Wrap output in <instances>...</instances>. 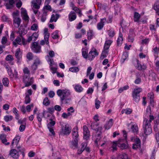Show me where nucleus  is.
<instances>
[{
	"label": "nucleus",
	"instance_id": "9d476101",
	"mask_svg": "<svg viewBox=\"0 0 159 159\" xmlns=\"http://www.w3.org/2000/svg\"><path fill=\"white\" fill-rule=\"evenodd\" d=\"M70 95V93L68 92L66 90H64L62 96L61 97V101L63 103V101L65 99L68 98L67 97Z\"/></svg>",
	"mask_w": 159,
	"mask_h": 159
},
{
	"label": "nucleus",
	"instance_id": "79ce46f5",
	"mask_svg": "<svg viewBox=\"0 0 159 159\" xmlns=\"http://www.w3.org/2000/svg\"><path fill=\"white\" fill-rule=\"evenodd\" d=\"M38 26L37 24H34L31 26V29L33 30H36L38 29Z\"/></svg>",
	"mask_w": 159,
	"mask_h": 159
},
{
	"label": "nucleus",
	"instance_id": "bb28decb",
	"mask_svg": "<svg viewBox=\"0 0 159 159\" xmlns=\"http://www.w3.org/2000/svg\"><path fill=\"white\" fill-rule=\"evenodd\" d=\"M69 71L72 72H76L79 71V69L78 67L73 66L71 67L69 69Z\"/></svg>",
	"mask_w": 159,
	"mask_h": 159
},
{
	"label": "nucleus",
	"instance_id": "9b49d317",
	"mask_svg": "<svg viewBox=\"0 0 159 159\" xmlns=\"http://www.w3.org/2000/svg\"><path fill=\"white\" fill-rule=\"evenodd\" d=\"M72 148H77L78 147V140L76 138H74V140L71 142Z\"/></svg>",
	"mask_w": 159,
	"mask_h": 159
},
{
	"label": "nucleus",
	"instance_id": "72a5a7b5",
	"mask_svg": "<svg viewBox=\"0 0 159 159\" xmlns=\"http://www.w3.org/2000/svg\"><path fill=\"white\" fill-rule=\"evenodd\" d=\"M2 83L4 85L7 86L9 84V80L7 78H4L2 80Z\"/></svg>",
	"mask_w": 159,
	"mask_h": 159
},
{
	"label": "nucleus",
	"instance_id": "864d4df0",
	"mask_svg": "<svg viewBox=\"0 0 159 159\" xmlns=\"http://www.w3.org/2000/svg\"><path fill=\"white\" fill-rule=\"evenodd\" d=\"M40 61L39 59L38 58H37L34 61L33 63L35 64L37 66L40 64Z\"/></svg>",
	"mask_w": 159,
	"mask_h": 159
},
{
	"label": "nucleus",
	"instance_id": "423d86ee",
	"mask_svg": "<svg viewBox=\"0 0 159 159\" xmlns=\"http://www.w3.org/2000/svg\"><path fill=\"white\" fill-rule=\"evenodd\" d=\"M135 143L133 144L132 148L133 149H137L140 148L141 141L138 138H136L134 139Z\"/></svg>",
	"mask_w": 159,
	"mask_h": 159
},
{
	"label": "nucleus",
	"instance_id": "a18cd8bd",
	"mask_svg": "<svg viewBox=\"0 0 159 159\" xmlns=\"http://www.w3.org/2000/svg\"><path fill=\"white\" fill-rule=\"evenodd\" d=\"M82 55L83 57L85 58H87L88 57V53L85 51H83L82 52Z\"/></svg>",
	"mask_w": 159,
	"mask_h": 159
},
{
	"label": "nucleus",
	"instance_id": "e2e57ef3",
	"mask_svg": "<svg viewBox=\"0 0 159 159\" xmlns=\"http://www.w3.org/2000/svg\"><path fill=\"white\" fill-rule=\"evenodd\" d=\"M148 42L149 39H145L142 40V44H147L148 43Z\"/></svg>",
	"mask_w": 159,
	"mask_h": 159
},
{
	"label": "nucleus",
	"instance_id": "0e129e2a",
	"mask_svg": "<svg viewBox=\"0 0 159 159\" xmlns=\"http://www.w3.org/2000/svg\"><path fill=\"white\" fill-rule=\"evenodd\" d=\"M139 61H138L137 66H136V68L139 70H142V65L138 63Z\"/></svg>",
	"mask_w": 159,
	"mask_h": 159
},
{
	"label": "nucleus",
	"instance_id": "20e7f679",
	"mask_svg": "<svg viewBox=\"0 0 159 159\" xmlns=\"http://www.w3.org/2000/svg\"><path fill=\"white\" fill-rule=\"evenodd\" d=\"M150 126V122L147 119L146 120V124L144 127V134L146 135L150 134L152 132V129Z\"/></svg>",
	"mask_w": 159,
	"mask_h": 159
},
{
	"label": "nucleus",
	"instance_id": "473e14b6",
	"mask_svg": "<svg viewBox=\"0 0 159 159\" xmlns=\"http://www.w3.org/2000/svg\"><path fill=\"white\" fill-rule=\"evenodd\" d=\"M88 40H90L93 36V35L92 30H89V32H88Z\"/></svg>",
	"mask_w": 159,
	"mask_h": 159
},
{
	"label": "nucleus",
	"instance_id": "052dcab7",
	"mask_svg": "<svg viewBox=\"0 0 159 159\" xmlns=\"http://www.w3.org/2000/svg\"><path fill=\"white\" fill-rule=\"evenodd\" d=\"M22 5V2L20 0H19V2L16 4V7L18 8H20L21 7Z\"/></svg>",
	"mask_w": 159,
	"mask_h": 159
},
{
	"label": "nucleus",
	"instance_id": "39448f33",
	"mask_svg": "<svg viewBox=\"0 0 159 159\" xmlns=\"http://www.w3.org/2000/svg\"><path fill=\"white\" fill-rule=\"evenodd\" d=\"M31 48L36 53H39L41 52V47L38 44V43L37 42H33L32 43V46Z\"/></svg>",
	"mask_w": 159,
	"mask_h": 159
},
{
	"label": "nucleus",
	"instance_id": "c85d7f7f",
	"mask_svg": "<svg viewBox=\"0 0 159 159\" xmlns=\"http://www.w3.org/2000/svg\"><path fill=\"white\" fill-rule=\"evenodd\" d=\"M132 131L133 132H137L138 131L139 128L137 125H132L131 127Z\"/></svg>",
	"mask_w": 159,
	"mask_h": 159
},
{
	"label": "nucleus",
	"instance_id": "ea45409f",
	"mask_svg": "<svg viewBox=\"0 0 159 159\" xmlns=\"http://www.w3.org/2000/svg\"><path fill=\"white\" fill-rule=\"evenodd\" d=\"M26 57L29 60H30L33 59V56L31 52H29L27 55Z\"/></svg>",
	"mask_w": 159,
	"mask_h": 159
},
{
	"label": "nucleus",
	"instance_id": "7ed1b4c3",
	"mask_svg": "<svg viewBox=\"0 0 159 159\" xmlns=\"http://www.w3.org/2000/svg\"><path fill=\"white\" fill-rule=\"evenodd\" d=\"M142 91V89L139 88L134 89L132 93V95L135 102H138L140 99L139 93Z\"/></svg>",
	"mask_w": 159,
	"mask_h": 159
},
{
	"label": "nucleus",
	"instance_id": "6e6552de",
	"mask_svg": "<svg viewBox=\"0 0 159 159\" xmlns=\"http://www.w3.org/2000/svg\"><path fill=\"white\" fill-rule=\"evenodd\" d=\"M63 133L65 135L69 134L71 132V128L65 125V126L62 128Z\"/></svg>",
	"mask_w": 159,
	"mask_h": 159
},
{
	"label": "nucleus",
	"instance_id": "13d9d810",
	"mask_svg": "<svg viewBox=\"0 0 159 159\" xmlns=\"http://www.w3.org/2000/svg\"><path fill=\"white\" fill-rule=\"evenodd\" d=\"M19 13L18 11H16L13 12L12 15L13 18H15V17H16V16H18L19 15Z\"/></svg>",
	"mask_w": 159,
	"mask_h": 159
},
{
	"label": "nucleus",
	"instance_id": "69168bd1",
	"mask_svg": "<svg viewBox=\"0 0 159 159\" xmlns=\"http://www.w3.org/2000/svg\"><path fill=\"white\" fill-rule=\"evenodd\" d=\"M7 140L6 139H4V140L3 139L2 141V143L4 144L5 145H9L10 144V143L7 142Z\"/></svg>",
	"mask_w": 159,
	"mask_h": 159
},
{
	"label": "nucleus",
	"instance_id": "c756f323",
	"mask_svg": "<svg viewBox=\"0 0 159 159\" xmlns=\"http://www.w3.org/2000/svg\"><path fill=\"white\" fill-rule=\"evenodd\" d=\"M90 132H84V138L85 139L88 140L90 136Z\"/></svg>",
	"mask_w": 159,
	"mask_h": 159
},
{
	"label": "nucleus",
	"instance_id": "4c0bfd02",
	"mask_svg": "<svg viewBox=\"0 0 159 159\" xmlns=\"http://www.w3.org/2000/svg\"><path fill=\"white\" fill-rule=\"evenodd\" d=\"M20 48H18L16 51V52L15 53V56L16 58L18 60L20 59Z\"/></svg>",
	"mask_w": 159,
	"mask_h": 159
},
{
	"label": "nucleus",
	"instance_id": "f257e3e1",
	"mask_svg": "<svg viewBox=\"0 0 159 159\" xmlns=\"http://www.w3.org/2000/svg\"><path fill=\"white\" fill-rule=\"evenodd\" d=\"M123 136L125 138L124 139H120L118 140V146L122 149L126 148L127 147V145L125 143L126 141L127 133L125 131L123 130Z\"/></svg>",
	"mask_w": 159,
	"mask_h": 159
},
{
	"label": "nucleus",
	"instance_id": "cd10ccee",
	"mask_svg": "<svg viewBox=\"0 0 159 159\" xmlns=\"http://www.w3.org/2000/svg\"><path fill=\"white\" fill-rule=\"evenodd\" d=\"M50 102L48 97H45L43 100V104L46 106H48L50 104Z\"/></svg>",
	"mask_w": 159,
	"mask_h": 159
},
{
	"label": "nucleus",
	"instance_id": "c03bdc74",
	"mask_svg": "<svg viewBox=\"0 0 159 159\" xmlns=\"http://www.w3.org/2000/svg\"><path fill=\"white\" fill-rule=\"evenodd\" d=\"M13 60V58L12 56L10 55H7L6 58V60L7 61H11Z\"/></svg>",
	"mask_w": 159,
	"mask_h": 159
},
{
	"label": "nucleus",
	"instance_id": "1a4fd4ad",
	"mask_svg": "<svg viewBox=\"0 0 159 159\" xmlns=\"http://www.w3.org/2000/svg\"><path fill=\"white\" fill-rule=\"evenodd\" d=\"M10 154L14 158H18L19 157V152H18L15 149L11 150Z\"/></svg>",
	"mask_w": 159,
	"mask_h": 159
},
{
	"label": "nucleus",
	"instance_id": "a19ab883",
	"mask_svg": "<svg viewBox=\"0 0 159 159\" xmlns=\"http://www.w3.org/2000/svg\"><path fill=\"white\" fill-rule=\"evenodd\" d=\"M39 34L36 32L34 33L31 36L32 37V38H34V41H35L36 39L38 38Z\"/></svg>",
	"mask_w": 159,
	"mask_h": 159
},
{
	"label": "nucleus",
	"instance_id": "7c9ffc66",
	"mask_svg": "<svg viewBox=\"0 0 159 159\" xmlns=\"http://www.w3.org/2000/svg\"><path fill=\"white\" fill-rule=\"evenodd\" d=\"M58 31L56 30L52 34V38L53 39H56L58 38Z\"/></svg>",
	"mask_w": 159,
	"mask_h": 159
},
{
	"label": "nucleus",
	"instance_id": "5701e85b",
	"mask_svg": "<svg viewBox=\"0 0 159 159\" xmlns=\"http://www.w3.org/2000/svg\"><path fill=\"white\" fill-rule=\"evenodd\" d=\"M49 120L51 121L49 123H48L47 125L48 128L52 127V126H53L55 125L56 123L55 121L53 120L52 119V118L50 119Z\"/></svg>",
	"mask_w": 159,
	"mask_h": 159
},
{
	"label": "nucleus",
	"instance_id": "4be33fe9",
	"mask_svg": "<svg viewBox=\"0 0 159 159\" xmlns=\"http://www.w3.org/2000/svg\"><path fill=\"white\" fill-rule=\"evenodd\" d=\"M14 18V22L15 23L17 24L18 25L17 27H19L21 21V19L19 17H15Z\"/></svg>",
	"mask_w": 159,
	"mask_h": 159
},
{
	"label": "nucleus",
	"instance_id": "49530a36",
	"mask_svg": "<svg viewBox=\"0 0 159 159\" xmlns=\"http://www.w3.org/2000/svg\"><path fill=\"white\" fill-rule=\"evenodd\" d=\"M32 3L33 4V7L35 9H38L40 8V5L37 4V3H33V2H32Z\"/></svg>",
	"mask_w": 159,
	"mask_h": 159
},
{
	"label": "nucleus",
	"instance_id": "0eeeda50",
	"mask_svg": "<svg viewBox=\"0 0 159 159\" xmlns=\"http://www.w3.org/2000/svg\"><path fill=\"white\" fill-rule=\"evenodd\" d=\"M98 54L96 50L95 49L94 51H91L88 55L89 59L90 60H92Z\"/></svg>",
	"mask_w": 159,
	"mask_h": 159
},
{
	"label": "nucleus",
	"instance_id": "603ef678",
	"mask_svg": "<svg viewBox=\"0 0 159 159\" xmlns=\"http://www.w3.org/2000/svg\"><path fill=\"white\" fill-rule=\"evenodd\" d=\"M7 39L6 37H3L2 39V44H5L7 43Z\"/></svg>",
	"mask_w": 159,
	"mask_h": 159
},
{
	"label": "nucleus",
	"instance_id": "338daca9",
	"mask_svg": "<svg viewBox=\"0 0 159 159\" xmlns=\"http://www.w3.org/2000/svg\"><path fill=\"white\" fill-rule=\"evenodd\" d=\"M44 9L46 10H49L50 11H52L51 8L50 6L48 5H46L44 7Z\"/></svg>",
	"mask_w": 159,
	"mask_h": 159
},
{
	"label": "nucleus",
	"instance_id": "bf43d9fd",
	"mask_svg": "<svg viewBox=\"0 0 159 159\" xmlns=\"http://www.w3.org/2000/svg\"><path fill=\"white\" fill-rule=\"evenodd\" d=\"M23 72L25 74L30 75V71L27 67H25L23 70Z\"/></svg>",
	"mask_w": 159,
	"mask_h": 159
},
{
	"label": "nucleus",
	"instance_id": "dca6fc26",
	"mask_svg": "<svg viewBox=\"0 0 159 159\" xmlns=\"http://www.w3.org/2000/svg\"><path fill=\"white\" fill-rule=\"evenodd\" d=\"M21 39L20 37H18L15 39V41L13 42V45L16 47L17 46V43L19 44H21Z\"/></svg>",
	"mask_w": 159,
	"mask_h": 159
},
{
	"label": "nucleus",
	"instance_id": "f8f14e48",
	"mask_svg": "<svg viewBox=\"0 0 159 159\" xmlns=\"http://www.w3.org/2000/svg\"><path fill=\"white\" fill-rule=\"evenodd\" d=\"M106 20V18H104L102 19H101V22L98 24L97 28L98 30H101L102 28L104 25V21L103 20Z\"/></svg>",
	"mask_w": 159,
	"mask_h": 159
},
{
	"label": "nucleus",
	"instance_id": "5fc2aeb1",
	"mask_svg": "<svg viewBox=\"0 0 159 159\" xmlns=\"http://www.w3.org/2000/svg\"><path fill=\"white\" fill-rule=\"evenodd\" d=\"M40 61L39 59L38 58H37L34 61L33 63L35 64L37 66L40 64Z\"/></svg>",
	"mask_w": 159,
	"mask_h": 159
},
{
	"label": "nucleus",
	"instance_id": "aec40b11",
	"mask_svg": "<svg viewBox=\"0 0 159 159\" xmlns=\"http://www.w3.org/2000/svg\"><path fill=\"white\" fill-rule=\"evenodd\" d=\"M154 9L156 11V12L159 15V2H157L155 3L153 6Z\"/></svg>",
	"mask_w": 159,
	"mask_h": 159
},
{
	"label": "nucleus",
	"instance_id": "2eb2a0df",
	"mask_svg": "<svg viewBox=\"0 0 159 159\" xmlns=\"http://www.w3.org/2000/svg\"><path fill=\"white\" fill-rule=\"evenodd\" d=\"M112 120V119H110L107 123L104 125V127L105 129H108L111 127L113 124Z\"/></svg>",
	"mask_w": 159,
	"mask_h": 159
},
{
	"label": "nucleus",
	"instance_id": "393cba45",
	"mask_svg": "<svg viewBox=\"0 0 159 159\" xmlns=\"http://www.w3.org/2000/svg\"><path fill=\"white\" fill-rule=\"evenodd\" d=\"M75 90L78 92H80L83 90V88L80 86L78 84L76 85L75 87Z\"/></svg>",
	"mask_w": 159,
	"mask_h": 159
},
{
	"label": "nucleus",
	"instance_id": "e433bc0d",
	"mask_svg": "<svg viewBox=\"0 0 159 159\" xmlns=\"http://www.w3.org/2000/svg\"><path fill=\"white\" fill-rule=\"evenodd\" d=\"M12 118L13 117L11 116H6L4 117V120L7 122L11 120Z\"/></svg>",
	"mask_w": 159,
	"mask_h": 159
},
{
	"label": "nucleus",
	"instance_id": "37998d69",
	"mask_svg": "<svg viewBox=\"0 0 159 159\" xmlns=\"http://www.w3.org/2000/svg\"><path fill=\"white\" fill-rule=\"evenodd\" d=\"M100 103L101 102L100 101L98 100L97 99L96 100L95 105L97 109H98L99 108Z\"/></svg>",
	"mask_w": 159,
	"mask_h": 159
},
{
	"label": "nucleus",
	"instance_id": "f3484780",
	"mask_svg": "<svg viewBox=\"0 0 159 159\" xmlns=\"http://www.w3.org/2000/svg\"><path fill=\"white\" fill-rule=\"evenodd\" d=\"M140 17V15L137 12H135L134 18V21L139 22Z\"/></svg>",
	"mask_w": 159,
	"mask_h": 159
},
{
	"label": "nucleus",
	"instance_id": "680f3d73",
	"mask_svg": "<svg viewBox=\"0 0 159 159\" xmlns=\"http://www.w3.org/2000/svg\"><path fill=\"white\" fill-rule=\"evenodd\" d=\"M72 134H73V136H75V138H76L77 139L78 138V137L79 136V135L78 134L77 132H76L75 131H73L72 132Z\"/></svg>",
	"mask_w": 159,
	"mask_h": 159
},
{
	"label": "nucleus",
	"instance_id": "58836bf2",
	"mask_svg": "<svg viewBox=\"0 0 159 159\" xmlns=\"http://www.w3.org/2000/svg\"><path fill=\"white\" fill-rule=\"evenodd\" d=\"M118 140L117 141H114L113 143V144L112 146V147L113 149L114 150H116V146H118Z\"/></svg>",
	"mask_w": 159,
	"mask_h": 159
},
{
	"label": "nucleus",
	"instance_id": "a211bd4d",
	"mask_svg": "<svg viewBox=\"0 0 159 159\" xmlns=\"http://www.w3.org/2000/svg\"><path fill=\"white\" fill-rule=\"evenodd\" d=\"M122 35L121 33L120 32L119 33V37L117 41V46L119 45L121 43V42L123 41Z\"/></svg>",
	"mask_w": 159,
	"mask_h": 159
},
{
	"label": "nucleus",
	"instance_id": "6e6d98bb",
	"mask_svg": "<svg viewBox=\"0 0 159 159\" xmlns=\"http://www.w3.org/2000/svg\"><path fill=\"white\" fill-rule=\"evenodd\" d=\"M55 95V93L52 91H50L48 93L49 96L51 98H53Z\"/></svg>",
	"mask_w": 159,
	"mask_h": 159
},
{
	"label": "nucleus",
	"instance_id": "4468645a",
	"mask_svg": "<svg viewBox=\"0 0 159 159\" xmlns=\"http://www.w3.org/2000/svg\"><path fill=\"white\" fill-rule=\"evenodd\" d=\"M112 42V41L111 40H107L105 43L104 50L108 51Z\"/></svg>",
	"mask_w": 159,
	"mask_h": 159
},
{
	"label": "nucleus",
	"instance_id": "c9c22d12",
	"mask_svg": "<svg viewBox=\"0 0 159 159\" xmlns=\"http://www.w3.org/2000/svg\"><path fill=\"white\" fill-rule=\"evenodd\" d=\"M26 123H25L24 124H21L19 127V130L20 132L23 131L25 129Z\"/></svg>",
	"mask_w": 159,
	"mask_h": 159
},
{
	"label": "nucleus",
	"instance_id": "3c124183",
	"mask_svg": "<svg viewBox=\"0 0 159 159\" xmlns=\"http://www.w3.org/2000/svg\"><path fill=\"white\" fill-rule=\"evenodd\" d=\"M33 104H31L30 105H28L26 107V109L27 111L30 112L31 110V107H33Z\"/></svg>",
	"mask_w": 159,
	"mask_h": 159
},
{
	"label": "nucleus",
	"instance_id": "b1692460",
	"mask_svg": "<svg viewBox=\"0 0 159 159\" xmlns=\"http://www.w3.org/2000/svg\"><path fill=\"white\" fill-rule=\"evenodd\" d=\"M108 51L103 50L100 57L101 59H103L104 58L106 57L107 56V55L108 54Z\"/></svg>",
	"mask_w": 159,
	"mask_h": 159
},
{
	"label": "nucleus",
	"instance_id": "412c9836",
	"mask_svg": "<svg viewBox=\"0 0 159 159\" xmlns=\"http://www.w3.org/2000/svg\"><path fill=\"white\" fill-rule=\"evenodd\" d=\"M112 159H113L112 158ZM117 159H129L127 155L125 153L119 155L117 157Z\"/></svg>",
	"mask_w": 159,
	"mask_h": 159
},
{
	"label": "nucleus",
	"instance_id": "4d7b16f0",
	"mask_svg": "<svg viewBox=\"0 0 159 159\" xmlns=\"http://www.w3.org/2000/svg\"><path fill=\"white\" fill-rule=\"evenodd\" d=\"M128 57V55L127 54V53L126 52H124L123 53L122 58L124 60V61Z\"/></svg>",
	"mask_w": 159,
	"mask_h": 159
},
{
	"label": "nucleus",
	"instance_id": "f03ea898",
	"mask_svg": "<svg viewBox=\"0 0 159 159\" xmlns=\"http://www.w3.org/2000/svg\"><path fill=\"white\" fill-rule=\"evenodd\" d=\"M33 77L30 79V76L24 75L23 77V81L25 84V87H28L31 85L34 82Z\"/></svg>",
	"mask_w": 159,
	"mask_h": 159
},
{
	"label": "nucleus",
	"instance_id": "2f4dec72",
	"mask_svg": "<svg viewBox=\"0 0 159 159\" xmlns=\"http://www.w3.org/2000/svg\"><path fill=\"white\" fill-rule=\"evenodd\" d=\"M30 102V98L29 94H26L25 96V103L27 104L29 103Z\"/></svg>",
	"mask_w": 159,
	"mask_h": 159
},
{
	"label": "nucleus",
	"instance_id": "a878e982",
	"mask_svg": "<svg viewBox=\"0 0 159 159\" xmlns=\"http://www.w3.org/2000/svg\"><path fill=\"white\" fill-rule=\"evenodd\" d=\"M82 144V146L81 148V149H79L78 150V153L79 154H81L82 153V152L85 149V148L87 146L86 143H84Z\"/></svg>",
	"mask_w": 159,
	"mask_h": 159
},
{
	"label": "nucleus",
	"instance_id": "09e8293b",
	"mask_svg": "<svg viewBox=\"0 0 159 159\" xmlns=\"http://www.w3.org/2000/svg\"><path fill=\"white\" fill-rule=\"evenodd\" d=\"M54 110L57 111H60L61 110V108L60 106L58 105H55L54 106Z\"/></svg>",
	"mask_w": 159,
	"mask_h": 159
},
{
	"label": "nucleus",
	"instance_id": "6ab92c4d",
	"mask_svg": "<svg viewBox=\"0 0 159 159\" xmlns=\"http://www.w3.org/2000/svg\"><path fill=\"white\" fill-rule=\"evenodd\" d=\"M20 139V137L19 136H16L12 140L11 145L12 146L13 145V144L15 142V143L17 145L19 142V140Z\"/></svg>",
	"mask_w": 159,
	"mask_h": 159
},
{
	"label": "nucleus",
	"instance_id": "de8ad7c7",
	"mask_svg": "<svg viewBox=\"0 0 159 159\" xmlns=\"http://www.w3.org/2000/svg\"><path fill=\"white\" fill-rule=\"evenodd\" d=\"M64 90H62L61 89H58L57 91V94L59 96H61V95H62L63 93Z\"/></svg>",
	"mask_w": 159,
	"mask_h": 159
},
{
	"label": "nucleus",
	"instance_id": "774afa93",
	"mask_svg": "<svg viewBox=\"0 0 159 159\" xmlns=\"http://www.w3.org/2000/svg\"><path fill=\"white\" fill-rule=\"evenodd\" d=\"M35 153L33 152L32 151H30L28 154V156L30 157H32L35 155Z\"/></svg>",
	"mask_w": 159,
	"mask_h": 159
},
{
	"label": "nucleus",
	"instance_id": "f704fd0d",
	"mask_svg": "<svg viewBox=\"0 0 159 159\" xmlns=\"http://www.w3.org/2000/svg\"><path fill=\"white\" fill-rule=\"evenodd\" d=\"M48 111L47 112V113L48 112L52 115L54 111V109L53 107H49L47 109Z\"/></svg>",
	"mask_w": 159,
	"mask_h": 159
},
{
	"label": "nucleus",
	"instance_id": "ddd939ff",
	"mask_svg": "<svg viewBox=\"0 0 159 159\" xmlns=\"http://www.w3.org/2000/svg\"><path fill=\"white\" fill-rule=\"evenodd\" d=\"M76 16L75 12L71 11L69 15V19L70 21H72L75 19Z\"/></svg>",
	"mask_w": 159,
	"mask_h": 159
},
{
	"label": "nucleus",
	"instance_id": "8fccbe9b",
	"mask_svg": "<svg viewBox=\"0 0 159 159\" xmlns=\"http://www.w3.org/2000/svg\"><path fill=\"white\" fill-rule=\"evenodd\" d=\"M72 9L74 10L77 13H78L80 14V16L82 14L81 13V11L78 7H75L74 8Z\"/></svg>",
	"mask_w": 159,
	"mask_h": 159
}]
</instances>
